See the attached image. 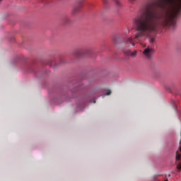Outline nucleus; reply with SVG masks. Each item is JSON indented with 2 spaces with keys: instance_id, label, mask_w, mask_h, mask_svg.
<instances>
[{
  "instance_id": "20e7f679",
  "label": "nucleus",
  "mask_w": 181,
  "mask_h": 181,
  "mask_svg": "<svg viewBox=\"0 0 181 181\" xmlns=\"http://www.w3.org/2000/svg\"><path fill=\"white\" fill-rule=\"evenodd\" d=\"M95 92H92V93L88 96V98H92V99H90V103H97V99L94 98V93Z\"/></svg>"
},
{
  "instance_id": "ddd939ff",
  "label": "nucleus",
  "mask_w": 181,
  "mask_h": 181,
  "mask_svg": "<svg viewBox=\"0 0 181 181\" xmlns=\"http://www.w3.org/2000/svg\"><path fill=\"white\" fill-rule=\"evenodd\" d=\"M74 56H80V51H76L74 53Z\"/></svg>"
},
{
  "instance_id": "2eb2a0df",
  "label": "nucleus",
  "mask_w": 181,
  "mask_h": 181,
  "mask_svg": "<svg viewBox=\"0 0 181 181\" xmlns=\"http://www.w3.org/2000/svg\"><path fill=\"white\" fill-rule=\"evenodd\" d=\"M135 1H136V0H129V2L130 4H134V2H135Z\"/></svg>"
},
{
  "instance_id": "7ed1b4c3",
  "label": "nucleus",
  "mask_w": 181,
  "mask_h": 181,
  "mask_svg": "<svg viewBox=\"0 0 181 181\" xmlns=\"http://www.w3.org/2000/svg\"><path fill=\"white\" fill-rule=\"evenodd\" d=\"M165 90H166L167 91H173V90H176V85L175 83L165 85Z\"/></svg>"
},
{
  "instance_id": "4468645a",
  "label": "nucleus",
  "mask_w": 181,
  "mask_h": 181,
  "mask_svg": "<svg viewBox=\"0 0 181 181\" xmlns=\"http://www.w3.org/2000/svg\"><path fill=\"white\" fill-rule=\"evenodd\" d=\"M177 168L179 170H181V163L177 165Z\"/></svg>"
},
{
  "instance_id": "423d86ee",
  "label": "nucleus",
  "mask_w": 181,
  "mask_h": 181,
  "mask_svg": "<svg viewBox=\"0 0 181 181\" xmlns=\"http://www.w3.org/2000/svg\"><path fill=\"white\" fill-rule=\"evenodd\" d=\"M138 52H136V50L131 52V51H127L126 52V54H127L128 56H131V57H135L137 54Z\"/></svg>"
},
{
  "instance_id": "f3484780",
  "label": "nucleus",
  "mask_w": 181,
  "mask_h": 181,
  "mask_svg": "<svg viewBox=\"0 0 181 181\" xmlns=\"http://www.w3.org/2000/svg\"><path fill=\"white\" fill-rule=\"evenodd\" d=\"M153 180L156 181V177H155V176L153 177Z\"/></svg>"
},
{
  "instance_id": "6e6552de",
  "label": "nucleus",
  "mask_w": 181,
  "mask_h": 181,
  "mask_svg": "<svg viewBox=\"0 0 181 181\" xmlns=\"http://www.w3.org/2000/svg\"><path fill=\"white\" fill-rule=\"evenodd\" d=\"M88 86L87 85L79 84L78 86V90H86L88 88Z\"/></svg>"
},
{
  "instance_id": "dca6fc26",
  "label": "nucleus",
  "mask_w": 181,
  "mask_h": 181,
  "mask_svg": "<svg viewBox=\"0 0 181 181\" xmlns=\"http://www.w3.org/2000/svg\"><path fill=\"white\" fill-rule=\"evenodd\" d=\"M116 40H117V37H114V41H115V43H117V41H116Z\"/></svg>"
},
{
  "instance_id": "6ab92c4d",
  "label": "nucleus",
  "mask_w": 181,
  "mask_h": 181,
  "mask_svg": "<svg viewBox=\"0 0 181 181\" xmlns=\"http://www.w3.org/2000/svg\"><path fill=\"white\" fill-rule=\"evenodd\" d=\"M107 91H111L110 90H107Z\"/></svg>"
},
{
  "instance_id": "f8f14e48",
  "label": "nucleus",
  "mask_w": 181,
  "mask_h": 181,
  "mask_svg": "<svg viewBox=\"0 0 181 181\" xmlns=\"http://www.w3.org/2000/svg\"><path fill=\"white\" fill-rule=\"evenodd\" d=\"M111 95V91H107L103 95H101L100 97H105V95Z\"/></svg>"
},
{
  "instance_id": "39448f33",
  "label": "nucleus",
  "mask_w": 181,
  "mask_h": 181,
  "mask_svg": "<svg viewBox=\"0 0 181 181\" xmlns=\"http://www.w3.org/2000/svg\"><path fill=\"white\" fill-rule=\"evenodd\" d=\"M76 108H79V110H76L77 112H83L84 111V103L77 105Z\"/></svg>"
},
{
  "instance_id": "9d476101",
  "label": "nucleus",
  "mask_w": 181,
  "mask_h": 181,
  "mask_svg": "<svg viewBox=\"0 0 181 181\" xmlns=\"http://www.w3.org/2000/svg\"><path fill=\"white\" fill-rule=\"evenodd\" d=\"M115 3L116 6H117V8H120V6H121V3L119 2V1H118V0H115Z\"/></svg>"
},
{
  "instance_id": "9b49d317",
  "label": "nucleus",
  "mask_w": 181,
  "mask_h": 181,
  "mask_svg": "<svg viewBox=\"0 0 181 181\" xmlns=\"http://www.w3.org/2000/svg\"><path fill=\"white\" fill-rule=\"evenodd\" d=\"M181 156L176 152L175 154V160H180Z\"/></svg>"
},
{
  "instance_id": "a211bd4d",
  "label": "nucleus",
  "mask_w": 181,
  "mask_h": 181,
  "mask_svg": "<svg viewBox=\"0 0 181 181\" xmlns=\"http://www.w3.org/2000/svg\"><path fill=\"white\" fill-rule=\"evenodd\" d=\"M144 47H146V45H143Z\"/></svg>"
},
{
  "instance_id": "f03ea898",
  "label": "nucleus",
  "mask_w": 181,
  "mask_h": 181,
  "mask_svg": "<svg viewBox=\"0 0 181 181\" xmlns=\"http://www.w3.org/2000/svg\"><path fill=\"white\" fill-rule=\"evenodd\" d=\"M153 53H155V49H153V48L151 47L145 48V49L143 52V54L146 59H151Z\"/></svg>"
},
{
  "instance_id": "0eeeda50",
  "label": "nucleus",
  "mask_w": 181,
  "mask_h": 181,
  "mask_svg": "<svg viewBox=\"0 0 181 181\" xmlns=\"http://www.w3.org/2000/svg\"><path fill=\"white\" fill-rule=\"evenodd\" d=\"M83 8V4L79 3V4H78V6H77L76 7H75V8H74V13L78 12V11H80V8Z\"/></svg>"
},
{
  "instance_id": "1a4fd4ad",
  "label": "nucleus",
  "mask_w": 181,
  "mask_h": 181,
  "mask_svg": "<svg viewBox=\"0 0 181 181\" xmlns=\"http://www.w3.org/2000/svg\"><path fill=\"white\" fill-rule=\"evenodd\" d=\"M171 105L173 108L175 110L176 114H177V110H176V102H175V100H171Z\"/></svg>"
},
{
  "instance_id": "f257e3e1",
  "label": "nucleus",
  "mask_w": 181,
  "mask_h": 181,
  "mask_svg": "<svg viewBox=\"0 0 181 181\" xmlns=\"http://www.w3.org/2000/svg\"><path fill=\"white\" fill-rule=\"evenodd\" d=\"M179 13L176 0H160L159 3H148L144 12L134 19L137 33L134 39L129 37L126 43L135 46L136 43L144 42L146 37L150 43H155V32L159 28H175L176 16Z\"/></svg>"
}]
</instances>
